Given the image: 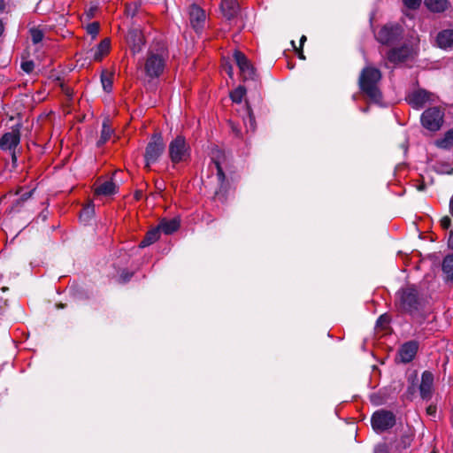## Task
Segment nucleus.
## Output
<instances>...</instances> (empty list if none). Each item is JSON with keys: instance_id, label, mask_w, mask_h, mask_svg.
I'll use <instances>...</instances> for the list:
<instances>
[{"instance_id": "20", "label": "nucleus", "mask_w": 453, "mask_h": 453, "mask_svg": "<svg viewBox=\"0 0 453 453\" xmlns=\"http://www.w3.org/2000/svg\"><path fill=\"white\" fill-rule=\"evenodd\" d=\"M112 134H113V129L110 125V120L108 119H105L103 122L100 138L97 141L96 145L98 147L103 146L104 143H106L110 140Z\"/></svg>"}, {"instance_id": "7", "label": "nucleus", "mask_w": 453, "mask_h": 453, "mask_svg": "<svg viewBox=\"0 0 453 453\" xmlns=\"http://www.w3.org/2000/svg\"><path fill=\"white\" fill-rule=\"evenodd\" d=\"M165 150V143L160 134H155L148 143L145 150L146 166L156 163Z\"/></svg>"}, {"instance_id": "3", "label": "nucleus", "mask_w": 453, "mask_h": 453, "mask_svg": "<svg viewBox=\"0 0 453 453\" xmlns=\"http://www.w3.org/2000/svg\"><path fill=\"white\" fill-rule=\"evenodd\" d=\"M397 308L411 315L418 312L422 306V298L414 285L401 288L395 294Z\"/></svg>"}, {"instance_id": "41", "label": "nucleus", "mask_w": 453, "mask_h": 453, "mask_svg": "<svg viewBox=\"0 0 453 453\" xmlns=\"http://www.w3.org/2000/svg\"><path fill=\"white\" fill-rule=\"evenodd\" d=\"M131 274H125V275H121V278L123 280V282H127L130 278H131Z\"/></svg>"}, {"instance_id": "32", "label": "nucleus", "mask_w": 453, "mask_h": 453, "mask_svg": "<svg viewBox=\"0 0 453 453\" xmlns=\"http://www.w3.org/2000/svg\"><path fill=\"white\" fill-rule=\"evenodd\" d=\"M213 164L215 168L217 169V180L219 183L222 184L225 181V173L218 161H213Z\"/></svg>"}, {"instance_id": "22", "label": "nucleus", "mask_w": 453, "mask_h": 453, "mask_svg": "<svg viewBox=\"0 0 453 453\" xmlns=\"http://www.w3.org/2000/svg\"><path fill=\"white\" fill-rule=\"evenodd\" d=\"M425 5L433 12H442L449 7L448 0H425Z\"/></svg>"}, {"instance_id": "12", "label": "nucleus", "mask_w": 453, "mask_h": 453, "mask_svg": "<svg viewBox=\"0 0 453 453\" xmlns=\"http://www.w3.org/2000/svg\"><path fill=\"white\" fill-rule=\"evenodd\" d=\"M418 349V342L417 341H409L404 342L398 349V358L401 363L408 364L411 362Z\"/></svg>"}, {"instance_id": "18", "label": "nucleus", "mask_w": 453, "mask_h": 453, "mask_svg": "<svg viewBox=\"0 0 453 453\" xmlns=\"http://www.w3.org/2000/svg\"><path fill=\"white\" fill-rule=\"evenodd\" d=\"M436 42L441 49H452L453 29H446L440 32L436 37Z\"/></svg>"}, {"instance_id": "16", "label": "nucleus", "mask_w": 453, "mask_h": 453, "mask_svg": "<svg viewBox=\"0 0 453 453\" xmlns=\"http://www.w3.org/2000/svg\"><path fill=\"white\" fill-rule=\"evenodd\" d=\"M411 53V48L403 46L401 48L393 49L388 54L390 62L397 64L405 61Z\"/></svg>"}, {"instance_id": "2", "label": "nucleus", "mask_w": 453, "mask_h": 453, "mask_svg": "<svg viewBox=\"0 0 453 453\" xmlns=\"http://www.w3.org/2000/svg\"><path fill=\"white\" fill-rule=\"evenodd\" d=\"M168 58V51L164 43H157L150 48L144 64V71L150 78L158 77L164 71Z\"/></svg>"}, {"instance_id": "43", "label": "nucleus", "mask_w": 453, "mask_h": 453, "mask_svg": "<svg viewBox=\"0 0 453 453\" xmlns=\"http://www.w3.org/2000/svg\"><path fill=\"white\" fill-rule=\"evenodd\" d=\"M297 55H298L299 58L305 59V57H304V55L303 53L302 48H300V50H298Z\"/></svg>"}, {"instance_id": "21", "label": "nucleus", "mask_w": 453, "mask_h": 453, "mask_svg": "<svg viewBox=\"0 0 453 453\" xmlns=\"http://www.w3.org/2000/svg\"><path fill=\"white\" fill-rule=\"evenodd\" d=\"M110 40L104 39L96 47V49L92 50L91 52L93 54V59L96 61H100L102 58L106 55L110 50Z\"/></svg>"}, {"instance_id": "49", "label": "nucleus", "mask_w": 453, "mask_h": 453, "mask_svg": "<svg viewBox=\"0 0 453 453\" xmlns=\"http://www.w3.org/2000/svg\"><path fill=\"white\" fill-rule=\"evenodd\" d=\"M291 43H292V45L296 48V46H295V42H294V41H292V42H291Z\"/></svg>"}, {"instance_id": "39", "label": "nucleus", "mask_w": 453, "mask_h": 453, "mask_svg": "<svg viewBox=\"0 0 453 453\" xmlns=\"http://www.w3.org/2000/svg\"><path fill=\"white\" fill-rule=\"evenodd\" d=\"M451 219L449 217L445 216L441 219V226L444 229H448L450 226Z\"/></svg>"}, {"instance_id": "35", "label": "nucleus", "mask_w": 453, "mask_h": 453, "mask_svg": "<svg viewBox=\"0 0 453 453\" xmlns=\"http://www.w3.org/2000/svg\"><path fill=\"white\" fill-rule=\"evenodd\" d=\"M426 414L432 418L435 419L437 418V406L435 404L430 403L426 407Z\"/></svg>"}, {"instance_id": "29", "label": "nucleus", "mask_w": 453, "mask_h": 453, "mask_svg": "<svg viewBox=\"0 0 453 453\" xmlns=\"http://www.w3.org/2000/svg\"><path fill=\"white\" fill-rule=\"evenodd\" d=\"M29 33L34 44L41 42L44 37L42 30L38 27L30 28Z\"/></svg>"}, {"instance_id": "48", "label": "nucleus", "mask_w": 453, "mask_h": 453, "mask_svg": "<svg viewBox=\"0 0 453 453\" xmlns=\"http://www.w3.org/2000/svg\"><path fill=\"white\" fill-rule=\"evenodd\" d=\"M127 14L131 15V16H134V12H132L129 9H127Z\"/></svg>"}, {"instance_id": "50", "label": "nucleus", "mask_w": 453, "mask_h": 453, "mask_svg": "<svg viewBox=\"0 0 453 453\" xmlns=\"http://www.w3.org/2000/svg\"><path fill=\"white\" fill-rule=\"evenodd\" d=\"M431 453H436V452L433 451V452H431Z\"/></svg>"}, {"instance_id": "24", "label": "nucleus", "mask_w": 453, "mask_h": 453, "mask_svg": "<svg viewBox=\"0 0 453 453\" xmlns=\"http://www.w3.org/2000/svg\"><path fill=\"white\" fill-rule=\"evenodd\" d=\"M160 233L157 226L150 230L140 242L139 248H145L156 242L160 237Z\"/></svg>"}, {"instance_id": "6", "label": "nucleus", "mask_w": 453, "mask_h": 453, "mask_svg": "<svg viewBox=\"0 0 453 453\" xmlns=\"http://www.w3.org/2000/svg\"><path fill=\"white\" fill-rule=\"evenodd\" d=\"M20 142V125H15L11 131L4 133L0 138V150L12 154L13 163L17 161L16 148Z\"/></svg>"}, {"instance_id": "31", "label": "nucleus", "mask_w": 453, "mask_h": 453, "mask_svg": "<svg viewBox=\"0 0 453 453\" xmlns=\"http://www.w3.org/2000/svg\"><path fill=\"white\" fill-rule=\"evenodd\" d=\"M99 23L98 22H92L88 24L86 27L87 33L92 36V38H96V35L99 33Z\"/></svg>"}, {"instance_id": "19", "label": "nucleus", "mask_w": 453, "mask_h": 453, "mask_svg": "<svg viewBox=\"0 0 453 453\" xmlns=\"http://www.w3.org/2000/svg\"><path fill=\"white\" fill-rule=\"evenodd\" d=\"M157 227L160 232H163L165 234H171L179 229L180 220L176 218L169 220L163 219L160 221Z\"/></svg>"}, {"instance_id": "37", "label": "nucleus", "mask_w": 453, "mask_h": 453, "mask_svg": "<svg viewBox=\"0 0 453 453\" xmlns=\"http://www.w3.org/2000/svg\"><path fill=\"white\" fill-rule=\"evenodd\" d=\"M389 323V318L386 315V314H383L381 316H380V318L377 319V326H386L387 325H388Z\"/></svg>"}, {"instance_id": "27", "label": "nucleus", "mask_w": 453, "mask_h": 453, "mask_svg": "<svg viewBox=\"0 0 453 453\" xmlns=\"http://www.w3.org/2000/svg\"><path fill=\"white\" fill-rule=\"evenodd\" d=\"M95 214V207L93 203H89L85 206L80 215V219L81 221L87 223L89 221Z\"/></svg>"}, {"instance_id": "46", "label": "nucleus", "mask_w": 453, "mask_h": 453, "mask_svg": "<svg viewBox=\"0 0 453 453\" xmlns=\"http://www.w3.org/2000/svg\"><path fill=\"white\" fill-rule=\"evenodd\" d=\"M4 0H0V11L4 10Z\"/></svg>"}, {"instance_id": "36", "label": "nucleus", "mask_w": 453, "mask_h": 453, "mask_svg": "<svg viewBox=\"0 0 453 453\" xmlns=\"http://www.w3.org/2000/svg\"><path fill=\"white\" fill-rule=\"evenodd\" d=\"M34 67H35V64L33 61L29 60V61H24L21 63V68L27 73H30L34 70Z\"/></svg>"}, {"instance_id": "28", "label": "nucleus", "mask_w": 453, "mask_h": 453, "mask_svg": "<svg viewBox=\"0 0 453 453\" xmlns=\"http://www.w3.org/2000/svg\"><path fill=\"white\" fill-rule=\"evenodd\" d=\"M246 94V89L243 86H239L230 94L233 102L240 104Z\"/></svg>"}, {"instance_id": "4", "label": "nucleus", "mask_w": 453, "mask_h": 453, "mask_svg": "<svg viewBox=\"0 0 453 453\" xmlns=\"http://www.w3.org/2000/svg\"><path fill=\"white\" fill-rule=\"evenodd\" d=\"M168 153L172 163L179 164L190 157V147L183 136L178 135L169 143Z\"/></svg>"}, {"instance_id": "10", "label": "nucleus", "mask_w": 453, "mask_h": 453, "mask_svg": "<svg viewBox=\"0 0 453 453\" xmlns=\"http://www.w3.org/2000/svg\"><path fill=\"white\" fill-rule=\"evenodd\" d=\"M234 58L243 81H253L256 77L255 69L246 56L241 51H235Z\"/></svg>"}, {"instance_id": "5", "label": "nucleus", "mask_w": 453, "mask_h": 453, "mask_svg": "<svg viewBox=\"0 0 453 453\" xmlns=\"http://www.w3.org/2000/svg\"><path fill=\"white\" fill-rule=\"evenodd\" d=\"M395 415L388 410L380 409L373 412L371 418V425L377 434L384 433L395 426Z\"/></svg>"}, {"instance_id": "23", "label": "nucleus", "mask_w": 453, "mask_h": 453, "mask_svg": "<svg viewBox=\"0 0 453 453\" xmlns=\"http://www.w3.org/2000/svg\"><path fill=\"white\" fill-rule=\"evenodd\" d=\"M436 147L449 150L453 147V128L447 131L444 135L434 142Z\"/></svg>"}, {"instance_id": "14", "label": "nucleus", "mask_w": 453, "mask_h": 453, "mask_svg": "<svg viewBox=\"0 0 453 453\" xmlns=\"http://www.w3.org/2000/svg\"><path fill=\"white\" fill-rule=\"evenodd\" d=\"M127 40L134 54L142 50V48L144 44V40L143 35L140 30L136 28L129 30L127 35Z\"/></svg>"}, {"instance_id": "40", "label": "nucleus", "mask_w": 453, "mask_h": 453, "mask_svg": "<svg viewBox=\"0 0 453 453\" xmlns=\"http://www.w3.org/2000/svg\"><path fill=\"white\" fill-rule=\"evenodd\" d=\"M448 247L453 250V230H451L449 234Z\"/></svg>"}, {"instance_id": "8", "label": "nucleus", "mask_w": 453, "mask_h": 453, "mask_svg": "<svg viewBox=\"0 0 453 453\" xmlns=\"http://www.w3.org/2000/svg\"><path fill=\"white\" fill-rule=\"evenodd\" d=\"M443 111L438 107H433L426 110L421 115V123L423 127L430 131H437L443 123Z\"/></svg>"}, {"instance_id": "30", "label": "nucleus", "mask_w": 453, "mask_h": 453, "mask_svg": "<svg viewBox=\"0 0 453 453\" xmlns=\"http://www.w3.org/2000/svg\"><path fill=\"white\" fill-rule=\"evenodd\" d=\"M247 118L243 119L244 125L248 131H254L256 128V122L254 116L252 115V112L250 109V107H247Z\"/></svg>"}, {"instance_id": "17", "label": "nucleus", "mask_w": 453, "mask_h": 453, "mask_svg": "<svg viewBox=\"0 0 453 453\" xmlns=\"http://www.w3.org/2000/svg\"><path fill=\"white\" fill-rule=\"evenodd\" d=\"M220 9L226 19H232L239 12V4L237 0H221Z\"/></svg>"}, {"instance_id": "42", "label": "nucleus", "mask_w": 453, "mask_h": 453, "mask_svg": "<svg viewBox=\"0 0 453 453\" xmlns=\"http://www.w3.org/2000/svg\"><path fill=\"white\" fill-rule=\"evenodd\" d=\"M226 70V73L229 75V77L232 78L233 77V68H232V66H228Z\"/></svg>"}, {"instance_id": "33", "label": "nucleus", "mask_w": 453, "mask_h": 453, "mask_svg": "<svg viewBox=\"0 0 453 453\" xmlns=\"http://www.w3.org/2000/svg\"><path fill=\"white\" fill-rule=\"evenodd\" d=\"M403 4L411 10H416L419 7L421 0H403Z\"/></svg>"}, {"instance_id": "34", "label": "nucleus", "mask_w": 453, "mask_h": 453, "mask_svg": "<svg viewBox=\"0 0 453 453\" xmlns=\"http://www.w3.org/2000/svg\"><path fill=\"white\" fill-rule=\"evenodd\" d=\"M101 81H102V85H103L104 91L110 92L112 88V81H111V78L106 77V76H102Z\"/></svg>"}, {"instance_id": "38", "label": "nucleus", "mask_w": 453, "mask_h": 453, "mask_svg": "<svg viewBox=\"0 0 453 453\" xmlns=\"http://www.w3.org/2000/svg\"><path fill=\"white\" fill-rule=\"evenodd\" d=\"M33 193H34V190H30V191L23 193L20 196V197L18 199L17 203L18 204L23 203L24 202H26L32 196Z\"/></svg>"}, {"instance_id": "9", "label": "nucleus", "mask_w": 453, "mask_h": 453, "mask_svg": "<svg viewBox=\"0 0 453 453\" xmlns=\"http://www.w3.org/2000/svg\"><path fill=\"white\" fill-rule=\"evenodd\" d=\"M402 28L398 25H386L378 32L376 38L382 44H393L401 36Z\"/></svg>"}, {"instance_id": "25", "label": "nucleus", "mask_w": 453, "mask_h": 453, "mask_svg": "<svg viewBox=\"0 0 453 453\" xmlns=\"http://www.w3.org/2000/svg\"><path fill=\"white\" fill-rule=\"evenodd\" d=\"M441 270L447 280L453 281V254H449L443 258Z\"/></svg>"}, {"instance_id": "47", "label": "nucleus", "mask_w": 453, "mask_h": 453, "mask_svg": "<svg viewBox=\"0 0 453 453\" xmlns=\"http://www.w3.org/2000/svg\"><path fill=\"white\" fill-rule=\"evenodd\" d=\"M4 32V25L2 23V21L0 20V35L3 34Z\"/></svg>"}, {"instance_id": "13", "label": "nucleus", "mask_w": 453, "mask_h": 453, "mask_svg": "<svg viewBox=\"0 0 453 453\" xmlns=\"http://www.w3.org/2000/svg\"><path fill=\"white\" fill-rule=\"evenodd\" d=\"M433 95L425 89H418L409 96V103L412 107L420 109L432 100Z\"/></svg>"}, {"instance_id": "1", "label": "nucleus", "mask_w": 453, "mask_h": 453, "mask_svg": "<svg viewBox=\"0 0 453 453\" xmlns=\"http://www.w3.org/2000/svg\"><path fill=\"white\" fill-rule=\"evenodd\" d=\"M380 79V71L372 66L365 67L358 79L360 90L375 104H380L382 100V95L379 88Z\"/></svg>"}, {"instance_id": "45", "label": "nucleus", "mask_w": 453, "mask_h": 453, "mask_svg": "<svg viewBox=\"0 0 453 453\" xmlns=\"http://www.w3.org/2000/svg\"><path fill=\"white\" fill-rule=\"evenodd\" d=\"M306 41V36L305 35H303L300 39V48L303 47L304 42Z\"/></svg>"}, {"instance_id": "26", "label": "nucleus", "mask_w": 453, "mask_h": 453, "mask_svg": "<svg viewBox=\"0 0 453 453\" xmlns=\"http://www.w3.org/2000/svg\"><path fill=\"white\" fill-rule=\"evenodd\" d=\"M117 186L112 181H105L96 188V193L97 195L110 196L116 193Z\"/></svg>"}, {"instance_id": "44", "label": "nucleus", "mask_w": 453, "mask_h": 453, "mask_svg": "<svg viewBox=\"0 0 453 453\" xmlns=\"http://www.w3.org/2000/svg\"><path fill=\"white\" fill-rule=\"evenodd\" d=\"M449 211H450L451 215L453 216V196L451 197V199L449 201Z\"/></svg>"}, {"instance_id": "15", "label": "nucleus", "mask_w": 453, "mask_h": 453, "mask_svg": "<svg viewBox=\"0 0 453 453\" xmlns=\"http://www.w3.org/2000/svg\"><path fill=\"white\" fill-rule=\"evenodd\" d=\"M434 374L429 371H425L421 375L419 384V392L421 396H429L433 394L434 389Z\"/></svg>"}, {"instance_id": "11", "label": "nucleus", "mask_w": 453, "mask_h": 453, "mask_svg": "<svg viewBox=\"0 0 453 453\" xmlns=\"http://www.w3.org/2000/svg\"><path fill=\"white\" fill-rule=\"evenodd\" d=\"M188 15L191 27L196 33H201L206 22V13L204 10L194 4L188 8Z\"/></svg>"}]
</instances>
